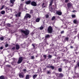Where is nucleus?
<instances>
[{
    "label": "nucleus",
    "instance_id": "nucleus-6",
    "mask_svg": "<svg viewBox=\"0 0 79 79\" xmlns=\"http://www.w3.org/2000/svg\"><path fill=\"white\" fill-rule=\"evenodd\" d=\"M67 6L69 8H72L73 7V4L71 3H69L67 4Z\"/></svg>",
    "mask_w": 79,
    "mask_h": 79
},
{
    "label": "nucleus",
    "instance_id": "nucleus-56",
    "mask_svg": "<svg viewBox=\"0 0 79 79\" xmlns=\"http://www.w3.org/2000/svg\"><path fill=\"white\" fill-rule=\"evenodd\" d=\"M10 10L11 11H12V9L11 8L10 9Z\"/></svg>",
    "mask_w": 79,
    "mask_h": 79
},
{
    "label": "nucleus",
    "instance_id": "nucleus-18",
    "mask_svg": "<svg viewBox=\"0 0 79 79\" xmlns=\"http://www.w3.org/2000/svg\"><path fill=\"white\" fill-rule=\"evenodd\" d=\"M31 1H28L26 2V3L27 5H28V4H30V3H31Z\"/></svg>",
    "mask_w": 79,
    "mask_h": 79
},
{
    "label": "nucleus",
    "instance_id": "nucleus-25",
    "mask_svg": "<svg viewBox=\"0 0 79 79\" xmlns=\"http://www.w3.org/2000/svg\"><path fill=\"white\" fill-rule=\"evenodd\" d=\"M68 39H69L68 37H65V41H68Z\"/></svg>",
    "mask_w": 79,
    "mask_h": 79
},
{
    "label": "nucleus",
    "instance_id": "nucleus-1",
    "mask_svg": "<svg viewBox=\"0 0 79 79\" xmlns=\"http://www.w3.org/2000/svg\"><path fill=\"white\" fill-rule=\"evenodd\" d=\"M21 31L22 33L24 34L25 35H28L29 34V31L28 30H21Z\"/></svg>",
    "mask_w": 79,
    "mask_h": 79
},
{
    "label": "nucleus",
    "instance_id": "nucleus-28",
    "mask_svg": "<svg viewBox=\"0 0 79 79\" xmlns=\"http://www.w3.org/2000/svg\"><path fill=\"white\" fill-rule=\"evenodd\" d=\"M64 75L63 73H60L59 75L60 77H63Z\"/></svg>",
    "mask_w": 79,
    "mask_h": 79
},
{
    "label": "nucleus",
    "instance_id": "nucleus-49",
    "mask_svg": "<svg viewBox=\"0 0 79 79\" xmlns=\"http://www.w3.org/2000/svg\"><path fill=\"white\" fill-rule=\"evenodd\" d=\"M34 56H31V59H34Z\"/></svg>",
    "mask_w": 79,
    "mask_h": 79
},
{
    "label": "nucleus",
    "instance_id": "nucleus-31",
    "mask_svg": "<svg viewBox=\"0 0 79 79\" xmlns=\"http://www.w3.org/2000/svg\"><path fill=\"white\" fill-rule=\"evenodd\" d=\"M14 21H15V23H18V19H14Z\"/></svg>",
    "mask_w": 79,
    "mask_h": 79
},
{
    "label": "nucleus",
    "instance_id": "nucleus-32",
    "mask_svg": "<svg viewBox=\"0 0 79 79\" xmlns=\"http://www.w3.org/2000/svg\"><path fill=\"white\" fill-rule=\"evenodd\" d=\"M4 39V38H3V37H0V40H3Z\"/></svg>",
    "mask_w": 79,
    "mask_h": 79
},
{
    "label": "nucleus",
    "instance_id": "nucleus-11",
    "mask_svg": "<svg viewBox=\"0 0 79 79\" xmlns=\"http://www.w3.org/2000/svg\"><path fill=\"white\" fill-rule=\"evenodd\" d=\"M47 67L48 68H49V69H52V70H53V69H54V68H55L54 66L52 65H51L50 66V65H48L47 66Z\"/></svg>",
    "mask_w": 79,
    "mask_h": 79
},
{
    "label": "nucleus",
    "instance_id": "nucleus-43",
    "mask_svg": "<svg viewBox=\"0 0 79 79\" xmlns=\"http://www.w3.org/2000/svg\"><path fill=\"white\" fill-rule=\"evenodd\" d=\"M31 45L34 48H35V45L34 44H32Z\"/></svg>",
    "mask_w": 79,
    "mask_h": 79
},
{
    "label": "nucleus",
    "instance_id": "nucleus-35",
    "mask_svg": "<svg viewBox=\"0 0 79 79\" xmlns=\"http://www.w3.org/2000/svg\"><path fill=\"white\" fill-rule=\"evenodd\" d=\"M42 7L43 8H45V4H44V3H43L42 4Z\"/></svg>",
    "mask_w": 79,
    "mask_h": 79
},
{
    "label": "nucleus",
    "instance_id": "nucleus-54",
    "mask_svg": "<svg viewBox=\"0 0 79 79\" xmlns=\"http://www.w3.org/2000/svg\"><path fill=\"white\" fill-rule=\"evenodd\" d=\"M68 2V0H65V2H66V3H67Z\"/></svg>",
    "mask_w": 79,
    "mask_h": 79
},
{
    "label": "nucleus",
    "instance_id": "nucleus-40",
    "mask_svg": "<svg viewBox=\"0 0 79 79\" xmlns=\"http://www.w3.org/2000/svg\"><path fill=\"white\" fill-rule=\"evenodd\" d=\"M71 33H70L68 35V36L69 37H71Z\"/></svg>",
    "mask_w": 79,
    "mask_h": 79
},
{
    "label": "nucleus",
    "instance_id": "nucleus-47",
    "mask_svg": "<svg viewBox=\"0 0 79 79\" xmlns=\"http://www.w3.org/2000/svg\"><path fill=\"white\" fill-rule=\"evenodd\" d=\"M51 73V72L49 71H47V74H50Z\"/></svg>",
    "mask_w": 79,
    "mask_h": 79
},
{
    "label": "nucleus",
    "instance_id": "nucleus-44",
    "mask_svg": "<svg viewBox=\"0 0 79 79\" xmlns=\"http://www.w3.org/2000/svg\"><path fill=\"white\" fill-rule=\"evenodd\" d=\"M48 15H46V18H48Z\"/></svg>",
    "mask_w": 79,
    "mask_h": 79
},
{
    "label": "nucleus",
    "instance_id": "nucleus-34",
    "mask_svg": "<svg viewBox=\"0 0 79 79\" xmlns=\"http://www.w3.org/2000/svg\"><path fill=\"white\" fill-rule=\"evenodd\" d=\"M6 66H7V67H8V68H11V65H9V64L6 65Z\"/></svg>",
    "mask_w": 79,
    "mask_h": 79
},
{
    "label": "nucleus",
    "instance_id": "nucleus-22",
    "mask_svg": "<svg viewBox=\"0 0 79 79\" xmlns=\"http://www.w3.org/2000/svg\"><path fill=\"white\" fill-rule=\"evenodd\" d=\"M6 78L5 77H4L3 76H2L0 77V79H5Z\"/></svg>",
    "mask_w": 79,
    "mask_h": 79
},
{
    "label": "nucleus",
    "instance_id": "nucleus-10",
    "mask_svg": "<svg viewBox=\"0 0 79 79\" xmlns=\"http://www.w3.org/2000/svg\"><path fill=\"white\" fill-rule=\"evenodd\" d=\"M31 5L33 6H37V3L34 1H32L31 2Z\"/></svg>",
    "mask_w": 79,
    "mask_h": 79
},
{
    "label": "nucleus",
    "instance_id": "nucleus-2",
    "mask_svg": "<svg viewBox=\"0 0 79 79\" xmlns=\"http://www.w3.org/2000/svg\"><path fill=\"white\" fill-rule=\"evenodd\" d=\"M55 1H56V0H50L49 6V9H50H50L51 10H53V8H52V7H51V6H52V4L53 3V2H55Z\"/></svg>",
    "mask_w": 79,
    "mask_h": 79
},
{
    "label": "nucleus",
    "instance_id": "nucleus-30",
    "mask_svg": "<svg viewBox=\"0 0 79 79\" xmlns=\"http://www.w3.org/2000/svg\"><path fill=\"white\" fill-rule=\"evenodd\" d=\"M58 71L59 72H61V71H62V69H61V68H59Z\"/></svg>",
    "mask_w": 79,
    "mask_h": 79
},
{
    "label": "nucleus",
    "instance_id": "nucleus-42",
    "mask_svg": "<svg viewBox=\"0 0 79 79\" xmlns=\"http://www.w3.org/2000/svg\"><path fill=\"white\" fill-rule=\"evenodd\" d=\"M7 26H8L9 27H10V26H11V25L10 24L8 23L7 24Z\"/></svg>",
    "mask_w": 79,
    "mask_h": 79
},
{
    "label": "nucleus",
    "instance_id": "nucleus-64",
    "mask_svg": "<svg viewBox=\"0 0 79 79\" xmlns=\"http://www.w3.org/2000/svg\"><path fill=\"white\" fill-rule=\"evenodd\" d=\"M78 38L79 39V37H78Z\"/></svg>",
    "mask_w": 79,
    "mask_h": 79
},
{
    "label": "nucleus",
    "instance_id": "nucleus-57",
    "mask_svg": "<svg viewBox=\"0 0 79 79\" xmlns=\"http://www.w3.org/2000/svg\"><path fill=\"white\" fill-rule=\"evenodd\" d=\"M64 61H66V60L64 59L63 60Z\"/></svg>",
    "mask_w": 79,
    "mask_h": 79
},
{
    "label": "nucleus",
    "instance_id": "nucleus-53",
    "mask_svg": "<svg viewBox=\"0 0 79 79\" xmlns=\"http://www.w3.org/2000/svg\"><path fill=\"white\" fill-rule=\"evenodd\" d=\"M77 65L79 67V62H78L77 64Z\"/></svg>",
    "mask_w": 79,
    "mask_h": 79
},
{
    "label": "nucleus",
    "instance_id": "nucleus-36",
    "mask_svg": "<svg viewBox=\"0 0 79 79\" xmlns=\"http://www.w3.org/2000/svg\"><path fill=\"white\" fill-rule=\"evenodd\" d=\"M75 73V76H77V77H79V73Z\"/></svg>",
    "mask_w": 79,
    "mask_h": 79
},
{
    "label": "nucleus",
    "instance_id": "nucleus-24",
    "mask_svg": "<svg viewBox=\"0 0 79 79\" xmlns=\"http://www.w3.org/2000/svg\"><path fill=\"white\" fill-rule=\"evenodd\" d=\"M6 9L7 12H9V11H10V9L6 7Z\"/></svg>",
    "mask_w": 79,
    "mask_h": 79
},
{
    "label": "nucleus",
    "instance_id": "nucleus-52",
    "mask_svg": "<svg viewBox=\"0 0 79 79\" xmlns=\"http://www.w3.org/2000/svg\"><path fill=\"white\" fill-rule=\"evenodd\" d=\"M0 49L1 50H2V49H3V47H0Z\"/></svg>",
    "mask_w": 79,
    "mask_h": 79
},
{
    "label": "nucleus",
    "instance_id": "nucleus-5",
    "mask_svg": "<svg viewBox=\"0 0 79 79\" xmlns=\"http://www.w3.org/2000/svg\"><path fill=\"white\" fill-rule=\"evenodd\" d=\"M52 31H53L52 27L51 26L48 27V32H49V33H52Z\"/></svg>",
    "mask_w": 79,
    "mask_h": 79
},
{
    "label": "nucleus",
    "instance_id": "nucleus-17",
    "mask_svg": "<svg viewBox=\"0 0 79 79\" xmlns=\"http://www.w3.org/2000/svg\"><path fill=\"white\" fill-rule=\"evenodd\" d=\"M16 50H19V46L18 44L16 45Z\"/></svg>",
    "mask_w": 79,
    "mask_h": 79
},
{
    "label": "nucleus",
    "instance_id": "nucleus-39",
    "mask_svg": "<svg viewBox=\"0 0 79 79\" xmlns=\"http://www.w3.org/2000/svg\"><path fill=\"white\" fill-rule=\"evenodd\" d=\"M64 31H62L60 32V34H64Z\"/></svg>",
    "mask_w": 79,
    "mask_h": 79
},
{
    "label": "nucleus",
    "instance_id": "nucleus-13",
    "mask_svg": "<svg viewBox=\"0 0 79 79\" xmlns=\"http://www.w3.org/2000/svg\"><path fill=\"white\" fill-rule=\"evenodd\" d=\"M56 14L57 15H59V16H60V15H61L62 14V12L60 11H56Z\"/></svg>",
    "mask_w": 79,
    "mask_h": 79
},
{
    "label": "nucleus",
    "instance_id": "nucleus-16",
    "mask_svg": "<svg viewBox=\"0 0 79 79\" xmlns=\"http://www.w3.org/2000/svg\"><path fill=\"white\" fill-rule=\"evenodd\" d=\"M21 12L19 13L17 15H15L16 16V17H18V16H19H19H21Z\"/></svg>",
    "mask_w": 79,
    "mask_h": 79
},
{
    "label": "nucleus",
    "instance_id": "nucleus-33",
    "mask_svg": "<svg viewBox=\"0 0 79 79\" xmlns=\"http://www.w3.org/2000/svg\"><path fill=\"white\" fill-rule=\"evenodd\" d=\"M55 19V17L53 16L52 18V20L53 21V20H54Z\"/></svg>",
    "mask_w": 79,
    "mask_h": 79
},
{
    "label": "nucleus",
    "instance_id": "nucleus-50",
    "mask_svg": "<svg viewBox=\"0 0 79 79\" xmlns=\"http://www.w3.org/2000/svg\"><path fill=\"white\" fill-rule=\"evenodd\" d=\"M32 13H33V10H31L30 13L32 14Z\"/></svg>",
    "mask_w": 79,
    "mask_h": 79
},
{
    "label": "nucleus",
    "instance_id": "nucleus-3",
    "mask_svg": "<svg viewBox=\"0 0 79 79\" xmlns=\"http://www.w3.org/2000/svg\"><path fill=\"white\" fill-rule=\"evenodd\" d=\"M31 18V15L29 14H26L25 16L24 17V19H27V18Z\"/></svg>",
    "mask_w": 79,
    "mask_h": 79
},
{
    "label": "nucleus",
    "instance_id": "nucleus-12",
    "mask_svg": "<svg viewBox=\"0 0 79 79\" xmlns=\"http://www.w3.org/2000/svg\"><path fill=\"white\" fill-rule=\"evenodd\" d=\"M73 23L74 24H78V23H79V21H78V20L76 19H75L73 20Z\"/></svg>",
    "mask_w": 79,
    "mask_h": 79
},
{
    "label": "nucleus",
    "instance_id": "nucleus-29",
    "mask_svg": "<svg viewBox=\"0 0 79 79\" xmlns=\"http://www.w3.org/2000/svg\"><path fill=\"white\" fill-rule=\"evenodd\" d=\"M50 37V35H47L45 36V38H48V37Z\"/></svg>",
    "mask_w": 79,
    "mask_h": 79
},
{
    "label": "nucleus",
    "instance_id": "nucleus-14",
    "mask_svg": "<svg viewBox=\"0 0 79 79\" xmlns=\"http://www.w3.org/2000/svg\"><path fill=\"white\" fill-rule=\"evenodd\" d=\"M20 6H19V10H23V4L21 3L20 5Z\"/></svg>",
    "mask_w": 79,
    "mask_h": 79
},
{
    "label": "nucleus",
    "instance_id": "nucleus-51",
    "mask_svg": "<svg viewBox=\"0 0 79 79\" xmlns=\"http://www.w3.org/2000/svg\"><path fill=\"white\" fill-rule=\"evenodd\" d=\"M12 50H15V47H13L12 48Z\"/></svg>",
    "mask_w": 79,
    "mask_h": 79
},
{
    "label": "nucleus",
    "instance_id": "nucleus-59",
    "mask_svg": "<svg viewBox=\"0 0 79 79\" xmlns=\"http://www.w3.org/2000/svg\"><path fill=\"white\" fill-rule=\"evenodd\" d=\"M23 71H26V69H24L23 70Z\"/></svg>",
    "mask_w": 79,
    "mask_h": 79
},
{
    "label": "nucleus",
    "instance_id": "nucleus-7",
    "mask_svg": "<svg viewBox=\"0 0 79 79\" xmlns=\"http://www.w3.org/2000/svg\"><path fill=\"white\" fill-rule=\"evenodd\" d=\"M13 60V61L11 63V64L12 65L15 66L16 65V59L13 58L12 59Z\"/></svg>",
    "mask_w": 79,
    "mask_h": 79
},
{
    "label": "nucleus",
    "instance_id": "nucleus-61",
    "mask_svg": "<svg viewBox=\"0 0 79 79\" xmlns=\"http://www.w3.org/2000/svg\"><path fill=\"white\" fill-rule=\"evenodd\" d=\"M74 62H76V60H74Z\"/></svg>",
    "mask_w": 79,
    "mask_h": 79
},
{
    "label": "nucleus",
    "instance_id": "nucleus-27",
    "mask_svg": "<svg viewBox=\"0 0 79 79\" xmlns=\"http://www.w3.org/2000/svg\"><path fill=\"white\" fill-rule=\"evenodd\" d=\"M48 58L51 59L52 58V55H51L49 54L48 56Z\"/></svg>",
    "mask_w": 79,
    "mask_h": 79
},
{
    "label": "nucleus",
    "instance_id": "nucleus-37",
    "mask_svg": "<svg viewBox=\"0 0 79 79\" xmlns=\"http://www.w3.org/2000/svg\"><path fill=\"white\" fill-rule=\"evenodd\" d=\"M72 18H76V15H72Z\"/></svg>",
    "mask_w": 79,
    "mask_h": 79
},
{
    "label": "nucleus",
    "instance_id": "nucleus-45",
    "mask_svg": "<svg viewBox=\"0 0 79 79\" xmlns=\"http://www.w3.org/2000/svg\"><path fill=\"white\" fill-rule=\"evenodd\" d=\"M74 50L75 52V51H77V48H74Z\"/></svg>",
    "mask_w": 79,
    "mask_h": 79
},
{
    "label": "nucleus",
    "instance_id": "nucleus-62",
    "mask_svg": "<svg viewBox=\"0 0 79 79\" xmlns=\"http://www.w3.org/2000/svg\"><path fill=\"white\" fill-rule=\"evenodd\" d=\"M21 1H24V0H21Z\"/></svg>",
    "mask_w": 79,
    "mask_h": 79
},
{
    "label": "nucleus",
    "instance_id": "nucleus-19",
    "mask_svg": "<svg viewBox=\"0 0 79 79\" xmlns=\"http://www.w3.org/2000/svg\"><path fill=\"white\" fill-rule=\"evenodd\" d=\"M37 75L35 74V75H33V78L34 79H35V78H36V77H37Z\"/></svg>",
    "mask_w": 79,
    "mask_h": 79
},
{
    "label": "nucleus",
    "instance_id": "nucleus-46",
    "mask_svg": "<svg viewBox=\"0 0 79 79\" xmlns=\"http://www.w3.org/2000/svg\"><path fill=\"white\" fill-rule=\"evenodd\" d=\"M8 46V44H5V47H7Z\"/></svg>",
    "mask_w": 79,
    "mask_h": 79
},
{
    "label": "nucleus",
    "instance_id": "nucleus-63",
    "mask_svg": "<svg viewBox=\"0 0 79 79\" xmlns=\"http://www.w3.org/2000/svg\"><path fill=\"white\" fill-rule=\"evenodd\" d=\"M56 28V27H55Z\"/></svg>",
    "mask_w": 79,
    "mask_h": 79
},
{
    "label": "nucleus",
    "instance_id": "nucleus-41",
    "mask_svg": "<svg viewBox=\"0 0 79 79\" xmlns=\"http://www.w3.org/2000/svg\"><path fill=\"white\" fill-rule=\"evenodd\" d=\"M43 56L44 57L45 59H46V58H47V56L46 55H44Z\"/></svg>",
    "mask_w": 79,
    "mask_h": 79
},
{
    "label": "nucleus",
    "instance_id": "nucleus-38",
    "mask_svg": "<svg viewBox=\"0 0 79 79\" xmlns=\"http://www.w3.org/2000/svg\"><path fill=\"white\" fill-rule=\"evenodd\" d=\"M5 21L2 20V24H5Z\"/></svg>",
    "mask_w": 79,
    "mask_h": 79
},
{
    "label": "nucleus",
    "instance_id": "nucleus-26",
    "mask_svg": "<svg viewBox=\"0 0 79 79\" xmlns=\"http://www.w3.org/2000/svg\"><path fill=\"white\" fill-rule=\"evenodd\" d=\"M21 46H23V47H25V46L26 45V43H24L23 44H21Z\"/></svg>",
    "mask_w": 79,
    "mask_h": 79
},
{
    "label": "nucleus",
    "instance_id": "nucleus-58",
    "mask_svg": "<svg viewBox=\"0 0 79 79\" xmlns=\"http://www.w3.org/2000/svg\"><path fill=\"white\" fill-rule=\"evenodd\" d=\"M44 43H45V42H44H44H43L42 44H44Z\"/></svg>",
    "mask_w": 79,
    "mask_h": 79
},
{
    "label": "nucleus",
    "instance_id": "nucleus-23",
    "mask_svg": "<svg viewBox=\"0 0 79 79\" xmlns=\"http://www.w3.org/2000/svg\"><path fill=\"white\" fill-rule=\"evenodd\" d=\"M43 29H44V27L42 26H41L38 28V29H40V30H42Z\"/></svg>",
    "mask_w": 79,
    "mask_h": 79
},
{
    "label": "nucleus",
    "instance_id": "nucleus-55",
    "mask_svg": "<svg viewBox=\"0 0 79 79\" xmlns=\"http://www.w3.org/2000/svg\"><path fill=\"white\" fill-rule=\"evenodd\" d=\"M70 48H73V46H70Z\"/></svg>",
    "mask_w": 79,
    "mask_h": 79
},
{
    "label": "nucleus",
    "instance_id": "nucleus-15",
    "mask_svg": "<svg viewBox=\"0 0 79 79\" xmlns=\"http://www.w3.org/2000/svg\"><path fill=\"white\" fill-rule=\"evenodd\" d=\"M40 19L38 18L36 19L35 21L36 23H39L40 21Z\"/></svg>",
    "mask_w": 79,
    "mask_h": 79
},
{
    "label": "nucleus",
    "instance_id": "nucleus-4",
    "mask_svg": "<svg viewBox=\"0 0 79 79\" xmlns=\"http://www.w3.org/2000/svg\"><path fill=\"white\" fill-rule=\"evenodd\" d=\"M23 57H20L19 58L18 61L17 62L18 64H20L23 61Z\"/></svg>",
    "mask_w": 79,
    "mask_h": 79
},
{
    "label": "nucleus",
    "instance_id": "nucleus-48",
    "mask_svg": "<svg viewBox=\"0 0 79 79\" xmlns=\"http://www.w3.org/2000/svg\"><path fill=\"white\" fill-rule=\"evenodd\" d=\"M4 7V6H2L1 8H0V10H2L3 9V8Z\"/></svg>",
    "mask_w": 79,
    "mask_h": 79
},
{
    "label": "nucleus",
    "instance_id": "nucleus-20",
    "mask_svg": "<svg viewBox=\"0 0 79 79\" xmlns=\"http://www.w3.org/2000/svg\"><path fill=\"white\" fill-rule=\"evenodd\" d=\"M25 79H29V74L27 75L26 76Z\"/></svg>",
    "mask_w": 79,
    "mask_h": 79
},
{
    "label": "nucleus",
    "instance_id": "nucleus-8",
    "mask_svg": "<svg viewBox=\"0 0 79 79\" xmlns=\"http://www.w3.org/2000/svg\"><path fill=\"white\" fill-rule=\"evenodd\" d=\"M15 2V0H10V6H12L13 5H14Z\"/></svg>",
    "mask_w": 79,
    "mask_h": 79
},
{
    "label": "nucleus",
    "instance_id": "nucleus-60",
    "mask_svg": "<svg viewBox=\"0 0 79 79\" xmlns=\"http://www.w3.org/2000/svg\"><path fill=\"white\" fill-rule=\"evenodd\" d=\"M75 53H76V54H77V52H75Z\"/></svg>",
    "mask_w": 79,
    "mask_h": 79
},
{
    "label": "nucleus",
    "instance_id": "nucleus-21",
    "mask_svg": "<svg viewBox=\"0 0 79 79\" xmlns=\"http://www.w3.org/2000/svg\"><path fill=\"white\" fill-rule=\"evenodd\" d=\"M1 13L2 15H5V11L4 10H2L1 11Z\"/></svg>",
    "mask_w": 79,
    "mask_h": 79
},
{
    "label": "nucleus",
    "instance_id": "nucleus-9",
    "mask_svg": "<svg viewBox=\"0 0 79 79\" xmlns=\"http://www.w3.org/2000/svg\"><path fill=\"white\" fill-rule=\"evenodd\" d=\"M19 76L20 78H23L24 77V74L23 73H20L19 74Z\"/></svg>",
    "mask_w": 79,
    "mask_h": 79
}]
</instances>
